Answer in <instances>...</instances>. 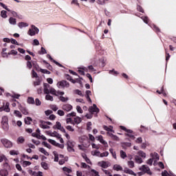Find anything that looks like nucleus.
<instances>
[{"label":"nucleus","instance_id":"1","mask_svg":"<svg viewBox=\"0 0 176 176\" xmlns=\"http://www.w3.org/2000/svg\"><path fill=\"white\" fill-rule=\"evenodd\" d=\"M28 35L30 36H35L36 34H39V28H38L35 25H32L31 28L29 29L28 32Z\"/></svg>","mask_w":176,"mask_h":176},{"label":"nucleus","instance_id":"2","mask_svg":"<svg viewBox=\"0 0 176 176\" xmlns=\"http://www.w3.org/2000/svg\"><path fill=\"white\" fill-rule=\"evenodd\" d=\"M120 129H121V130H123L124 131H126L125 135L126 137H129V138H132V140H134L135 138V136H134V135H133V130L131 129H127V128H126V126H120Z\"/></svg>","mask_w":176,"mask_h":176},{"label":"nucleus","instance_id":"3","mask_svg":"<svg viewBox=\"0 0 176 176\" xmlns=\"http://www.w3.org/2000/svg\"><path fill=\"white\" fill-rule=\"evenodd\" d=\"M93 156H98L99 157H107L109 156V153L108 151H104L103 153H101L98 151H96L94 154H92Z\"/></svg>","mask_w":176,"mask_h":176},{"label":"nucleus","instance_id":"4","mask_svg":"<svg viewBox=\"0 0 176 176\" xmlns=\"http://www.w3.org/2000/svg\"><path fill=\"white\" fill-rule=\"evenodd\" d=\"M1 144L4 145L5 148H9L13 146V143L8 139H1Z\"/></svg>","mask_w":176,"mask_h":176},{"label":"nucleus","instance_id":"5","mask_svg":"<svg viewBox=\"0 0 176 176\" xmlns=\"http://www.w3.org/2000/svg\"><path fill=\"white\" fill-rule=\"evenodd\" d=\"M90 113H100V109L97 107V104H94L93 106L90 107L88 109Z\"/></svg>","mask_w":176,"mask_h":176},{"label":"nucleus","instance_id":"6","mask_svg":"<svg viewBox=\"0 0 176 176\" xmlns=\"http://www.w3.org/2000/svg\"><path fill=\"white\" fill-rule=\"evenodd\" d=\"M57 87H58V89H60V87H69V82H68L65 80H63L57 83Z\"/></svg>","mask_w":176,"mask_h":176},{"label":"nucleus","instance_id":"7","mask_svg":"<svg viewBox=\"0 0 176 176\" xmlns=\"http://www.w3.org/2000/svg\"><path fill=\"white\" fill-rule=\"evenodd\" d=\"M140 171H142L143 173H147V174H149V175H152V172H151V168H149V166L146 165H142V167L139 168Z\"/></svg>","mask_w":176,"mask_h":176},{"label":"nucleus","instance_id":"8","mask_svg":"<svg viewBox=\"0 0 176 176\" xmlns=\"http://www.w3.org/2000/svg\"><path fill=\"white\" fill-rule=\"evenodd\" d=\"M47 58H49L50 61H52V63H54V64H56V65H58V67H60V68H65L63 65H61L57 60L53 59V58L52 57V56H50V54H47Z\"/></svg>","mask_w":176,"mask_h":176},{"label":"nucleus","instance_id":"9","mask_svg":"<svg viewBox=\"0 0 176 176\" xmlns=\"http://www.w3.org/2000/svg\"><path fill=\"white\" fill-rule=\"evenodd\" d=\"M66 145H67L68 152H75V148H74V146H75V145H74V143H72V142L69 140L67 141Z\"/></svg>","mask_w":176,"mask_h":176},{"label":"nucleus","instance_id":"10","mask_svg":"<svg viewBox=\"0 0 176 176\" xmlns=\"http://www.w3.org/2000/svg\"><path fill=\"white\" fill-rule=\"evenodd\" d=\"M98 166L102 167V168H108V167H109V162L105 161L99 162Z\"/></svg>","mask_w":176,"mask_h":176},{"label":"nucleus","instance_id":"11","mask_svg":"<svg viewBox=\"0 0 176 176\" xmlns=\"http://www.w3.org/2000/svg\"><path fill=\"white\" fill-rule=\"evenodd\" d=\"M72 105L69 104H63L62 107V109H63V111H66V112H69L70 111H72Z\"/></svg>","mask_w":176,"mask_h":176},{"label":"nucleus","instance_id":"12","mask_svg":"<svg viewBox=\"0 0 176 176\" xmlns=\"http://www.w3.org/2000/svg\"><path fill=\"white\" fill-rule=\"evenodd\" d=\"M123 172L125 173L126 174H129L130 175L137 176V174H135V173H134V171H133V170H131L129 168H125L123 170Z\"/></svg>","mask_w":176,"mask_h":176},{"label":"nucleus","instance_id":"13","mask_svg":"<svg viewBox=\"0 0 176 176\" xmlns=\"http://www.w3.org/2000/svg\"><path fill=\"white\" fill-rule=\"evenodd\" d=\"M135 16L142 19V20H143V21H144V23H145V24H148V23L149 21V19L148 18V16H141V14H140V13H137L135 14Z\"/></svg>","mask_w":176,"mask_h":176},{"label":"nucleus","instance_id":"14","mask_svg":"<svg viewBox=\"0 0 176 176\" xmlns=\"http://www.w3.org/2000/svg\"><path fill=\"white\" fill-rule=\"evenodd\" d=\"M43 87H44V94H49V90L51 89L50 87V85L47 84V83H44L43 84Z\"/></svg>","mask_w":176,"mask_h":176},{"label":"nucleus","instance_id":"15","mask_svg":"<svg viewBox=\"0 0 176 176\" xmlns=\"http://www.w3.org/2000/svg\"><path fill=\"white\" fill-rule=\"evenodd\" d=\"M19 109L21 111V112L23 114V115H29L28 113V110H27V108L20 105L19 107Z\"/></svg>","mask_w":176,"mask_h":176},{"label":"nucleus","instance_id":"16","mask_svg":"<svg viewBox=\"0 0 176 176\" xmlns=\"http://www.w3.org/2000/svg\"><path fill=\"white\" fill-rule=\"evenodd\" d=\"M113 170L115 171H123V167L119 164H114L113 166Z\"/></svg>","mask_w":176,"mask_h":176},{"label":"nucleus","instance_id":"17","mask_svg":"<svg viewBox=\"0 0 176 176\" xmlns=\"http://www.w3.org/2000/svg\"><path fill=\"white\" fill-rule=\"evenodd\" d=\"M1 126L4 131H9V122L1 123Z\"/></svg>","mask_w":176,"mask_h":176},{"label":"nucleus","instance_id":"18","mask_svg":"<svg viewBox=\"0 0 176 176\" xmlns=\"http://www.w3.org/2000/svg\"><path fill=\"white\" fill-rule=\"evenodd\" d=\"M8 21L11 25H16L17 24V21L13 17H10Z\"/></svg>","mask_w":176,"mask_h":176},{"label":"nucleus","instance_id":"19","mask_svg":"<svg viewBox=\"0 0 176 176\" xmlns=\"http://www.w3.org/2000/svg\"><path fill=\"white\" fill-rule=\"evenodd\" d=\"M63 126H61V122H56V124L53 126L54 130H59L62 128Z\"/></svg>","mask_w":176,"mask_h":176},{"label":"nucleus","instance_id":"20","mask_svg":"<svg viewBox=\"0 0 176 176\" xmlns=\"http://www.w3.org/2000/svg\"><path fill=\"white\" fill-rule=\"evenodd\" d=\"M0 175L1 176H8L9 172L7 170V169H1L0 170Z\"/></svg>","mask_w":176,"mask_h":176},{"label":"nucleus","instance_id":"21","mask_svg":"<svg viewBox=\"0 0 176 176\" xmlns=\"http://www.w3.org/2000/svg\"><path fill=\"white\" fill-rule=\"evenodd\" d=\"M18 27L21 30L22 28H25V27H28V23L25 22H19L18 23Z\"/></svg>","mask_w":176,"mask_h":176},{"label":"nucleus","instance_id":"22","mask_svg":"<svg viewBox=\"0 0 176 176\" xmlns=\"http://www.w3.org/2000/svg\"><path fill=\"white\" fill-rule=\"evenodd\" d=\"M103 129L104 130H105L106 131H111V133H115V131H113V126H110L109 127H108V126L104 125L103 126Z\"/></svg>","mask_w":176,"mask_h":176},{"label":"nucleus","instance_id":"23","mask_svg":"<svg viewBox=\"0 0 176 176\" xmlns=\"http://www.w3.org/2000/svg\"><path fill=\"white\" fill-rule=\"evenodd\" d=\"M27 102H28V104L34 105V104H35V100L34 99L33 97H28L27 99Z\"/></svg>","mask_w":176,"mask_h":176},{"label":"nucleus","instance_id":"24","mask_svg":"<svg viewBox=\"0 0 176 176\" xmlns=\"http://www.w3.org/2000/svg\"><path fill=\"white\" fill-rule=\"evenodd\" d=\"M49 94H53V96H56L57 97V91L53 87L50 88Z\"/></svg>","mask_w":176,"mask_h":176},{"label":"nucleus","instance_id":"25","mask_svg":"<svg viewBox=\"0 0 176 176\" xmlns=\"http://www.w3.org/2000/svg\"><path fill=\"white\" fill-rule=\"evenodd\" d=\"M43 64H45L47 65L46 68H47V69H49L50 71H52L53 69V66L50 65V63H47V61H46L45 60H43Z\"/></svg>","mask_w":176,"mask_h":176},{"label":"nucleus","instance_id":"26","mask_svg":"<svg viewBox=\"0 0 176 176\" xmlns=\"http://www.w3.org/2000/svg\"><path fill=\"white\" fill-rule=\"evenodd\" d=\"M135 162L136 163H138V164H141V163H142V158H141L140 156L138 155H135Z\"/></svg>","mask_w":176,"mask_h":176},{"label":"nucleus","instance_id":"27","mask_svg":"<svg viewBox=\"0 0 176 176\" xmlns=\"http://www.w3.org/2000/svg\"><path fill=\"white\" fill-rule=\"evenodd\" d=\"M41 166L43 168H44L45 170H49V164L45 162H42L41 163Z\"/></svg>","mask_w":176,"mask_h":176},{"label":"nucleus","instance_id":"28","mask_svg":"<svg viewBox=\"0 0 176 176\" xmlns=\"http://www.w3.org/2000/svg\"><path fill=\"white\" fill-rule=\"evenodd\" d=\"M9 102H6V105L3 107V111H5V112H10V107H9Z\"/></svg>","mask_w":176,"mask_h":176},{"label":"nucleus","instance_id":"29","mask_svg":"<svg viewBox=\"0 0 176 176\" xmlns=\"http://www.w3.org/2000/svg\"><path fill=\"white\" fill-rule=\"evenodd\" d=\"M74 123H76V124H79L82 123V118L79 116H76V118H74Z\"/></svg>","mask_w":176,"mask_h":176},{"label":"nucleus","instance_id":"30","mask_svg":"<svg viewBox=\"0 0 176 176\" xmlns=\"http://www.w3.org/2000/svg\"><path fill=\"white\" fill-rule=\"evenodd\" d=\"M24 122L25 124H31V122H32V118L31 117H26L24 119Z\"/></svg>","mask_w":176,"mask_h":176},{"label":"nucleus","instance_id":"31","mask_svg":"<svg viewBox=\"0 0 176 176\" xmlns=\"http://www.w3.org/2000/svg\"><path fill=\"white\" fill-rule=\"evenodd\" d=\"M38 151L41 153H43V155H45V156H49V153L47 151H46V150H45L43 147H40L38 148Z\"/></svg>","mask_w":176,"mask_h":176},{"label":"nucleus","instance_id":"32","mask_svg":"<svg viewBox=\"0 0 176 176\" xmlns=\"http://www.w3.org/2000/svg\"><path fill=\"white\" fill-rule=\"evenodd\" d=\"M33 67L36 69V71H41V67H39V65L36 63V62H32Z\"/></svg>","mask_w":176,"mask_h":176},{"label":"nucleus","instance_id":"33","mask_svg":"<svg viewBox=\"0 0 176 176\" xmlns=\"http://www.w3.org/2000/svg\"><path fill=\"white\" fill-rule=\"evenodd\" d=\"M14 115H15L16 118H23V115L21 114V112H20L19 110H14Z\"/></svg>","mask_w":176,"mask_h":176},{"label":"nucleus","instance_id":"34","mask_svg":"<svg viewBox=\"0 0 176 176\" xmlns=\"http://www.w3.org/2000/svg\"><path fill=\"white\" fill-rule=\"evenodd\" d=\"M25 141V139L23 136H20L17 138V144H23Z\"/></svg>","mask_w":176,"mask_h":176},{"label":"nucleus","instance_id":"35","mask_svg":"<svg viewBox=\"0 0 176 176\" xmlns=\"http://www.w3.org/2000/svg\"><path fill=\"white\" fill-rule=\"evenodd\" d=\"M63 171H64L65 173H67V174H71V173H72V169L68 167L64 166L63 168Z\"/></svg>","mask_w":176,"mask_h":176},{"label":"nucleus","instance_id":"36","mask_svg":"<svg viewBox=\"0 0 176 176\" xmlns=\"http://www.w3.org/2000/svg\"><path fill=\"white\" fill-rule=\"evenodd\" d=\"M1 16L3 19H7L8 18V12L6 10H2L1 12Z\"/></svg>","mask_w":176,"mask_h":176},{"label":"nucleus","instance_id":"37","mask_svg":"<svg viewBox=\"0 0 176 176\" xmlns=\"http://www.w3.org/2000/svg\"><path fill=\"white\" fill-rule=\"evenodd\" d=\"M150 27L151 28H153L154 30V31H155V32H157H157H160V29L157 26H156V25L153 24V25H150Z\"/></svg>","mask_w":176,"mask_h":176},{"label":"nucleus","instance_id":"38","mask_svg":"<svg viewBox=\"0 0 176 176\" xmlns=\"http://www.w3.org/2000/svg\"><path fill=\"white\" fill-rule=\"evenodd\" d=\"M120 157L122 159H126V157H127V154H126V152H124L123 150H121L120 151Z\"/></svg>","mask_w":176,"mask_h":176},{"label":"nucleus","instance_id":"39","mask_svg":"<svg viewBox=\"0 0 176 176\" xmlns=\"http://www.w3.org/2000/svg\"><path fill=\"white\" fill-rule=\"evenodd\" d=\"M3 167L5 170H10V165H9V163H8V161H6V162L3 164Z\"/></svg>","mask_w":176,"mask_h":176},{"label":"nucleus","instance_id":"40","mask_svg":"<svg viewBox=\"0 0 176 176\" xmlns=\"http://www.w3.org/2000/svg\"><path fill=\"white\" fill-rule=\"evenodd\" d=\"M58 99L62 102H67V101H68L69 100V98L68 97L65 98L64 96H59Z\"/></svg>","mask_w":176,"mask_h":176},{"label":"nucleus","instance_id":"41","mask_svg":"<svg viewBox=\"0 0 176 176\" xmlns=\"http://www.w3.org/2000/svg\"><path fill=\"white\" fill-rule=\"evenodd\" d=\"M53 155L54 156V162H58V153L57 151H53Z\"/></svg>","mask_w":176,"mask_h":176},{"label":"nucleus","instance_id":"42","mask_svg":"<svg viewBox=\"0 0 176 176\" xmlns=\"http://www.w3.org/2000/svg\"><path fill=\"white\" fill-rule=\"evenodd\" d=\"M151 156L153 157L152 159H153V160H155V159H156V160H159V154H157V153H154V154L151 153Z\"/></svg>","mask_w":176,"mask_h":176},{"label":"nucleus","instance_id":"43","mask_svg":"<svg viewBox=\"0 0 176 176\" xmlns=\"http://www.w3.org/2000/svg\"><path fill=\"white\" fill-rule=\"evenodd\" d=\"M40 72H41L42 74H46L47 75H50L51 74L50 71L46 69L40 68Z\"/></svg>","mask_w":176,"mask_h":176},{"label":"nucleus","instance_id":"44","mask_svg":"<svg viewBox=\"0 0 176 176\" xmlns=\"http://www.w3.org/2000/svg\"><path fill=\"white\" fill-rule=\"evenodd\" d=\"M38 54H47V52L45 47H41V51L38 52Z\"/></svg>","mask_w":176,"mask_h":176},{"label":"nucleus","instance_id":"45","mask_svg":"<svg viewBox=\"0 0 176 176\" xmlns=\"http://www.w3.org/2000/svg\"><path fill=\"white\" fill-rule=\"evenodd\" d=\"M48 142H50V144H52V145H54V146H57V142H56V140H52V139H48L47 140Z\"/></svg>","mask_w":176,"mask_h":176},{"label":"nucleus","instance_id":"46","mask_svg":"<svg viewBox=\"0 0 176 176\" xmlns=\"http://www.w3.org/2000/svg\"><path fill=\"white\" fill-rule=\"evenodd\" d=\"M138 155H139V156H140L141 157H146V154L142 151H139L138 152Z\"/></svg>","mask_w":176,"mask_h":176},{"label":"nucleus","instance_id":"47","mask_svg":"<svg viewBox=\"0 0 176 176\" xmlns=\"http://www.w3.org/2000/svg\"><path fill=\"white\" fill-rule=\"evenodd\" d=\"M0 6H1V8H3V9H5L6 10H7V12H11L10 9H9L8 8V6H6V5H5V3L0 2Z\"/></svg>","mask_w":176,"mask_h":176},{"label":"nucleus","instance_id":"48","mask_svg":"<svg viewBox=\"0 0 176 176\" xmlns=\"http://www.w3.org/2000/svg\"><path fill=\"white\" fill-rule=\"evenodd\" d=\"M74 93L75 94H78V96H80V97H83V94H82V91H80L79 89H75L74 91Z\"/></svg>","mask_w":176,"mask_h":176},{"label":"nucleus","instance_id":"49","mask_svg":"<svg viewBox=\"0 0 176 176\" xmlns=\"http://www.w3.org/2000/svg\"><path fill=\"white\" fill-rule=\"evenodd\" d=\"M107 61V58H101L100 59V63H101V67H104L105 65V63Z\"/></svg>","mask_w":176,"mask_h":176},{"label":"nucleus","instance_id":"50","mask_svg":"<svg viewBox=\"0 0 176 176\" xmlns=\"http://www.w3.org/2000/svg\"><path fill=\"white\" fill-rule=\"evenodd\" d=\"M1 123H9V118H8V116L2 117Z\"/></svg>","mask_w":176,"mask_h":176},{"label":"nucleus","instance_id":"51","mask_svg":"<svg viewBox=\"0 0 176 176\" xmlns=\"http://www.w3.org/2000/svg\"><path fill=\"white\" fill-rule=\"evenodd\" d=\"M42 145L46 148H48V149H52V145H50V144L47 143V142H43Z\"/></svg>","mask_w":176,"mask_h":176},{"label":"nucleus","instance_id":"52","mask_svg":"<svg viewBox=\"0 0 176 176\" xmlns=\"http://www.w3.org/2000/svg\"><path fill=\"white\" fill-rule=\"evenodd\" d=\"M45 100H47V101H53V96H52L49 94H47V95L45 96Z\"/></svg>","mask_w":176,"mask_h":176},{"label":"nucleus","instance_id":"53","mask_svg":"<svg viewBox=\"0 0 176 176\" xmlns=\"http://www.w3.org/2000/svg\"><path fill=\"white\" fill-rule=\"evenodd\" d=\"M109 152L111 153L114 159H116V152L113 151V148H109Z\"/></svg>","mask_w":176,"mask_h":176},{"label":"nucleus","instance_id":"54","mask_svg":"<svg viewBox=\"0 0 176 176\" xmlns=\"http://www.w3.org/2000/svg\"><path fill=\"white\" fill-rule=\"evenodd\" d=\"M110 137L112 138L114 141H119V137H118L116 135H113V133L109 134Z\"/></svg>","mask_w":176,"mask_h":176},{"label":"nucleus","instance_id":"55","mask_svg":"<svg viewBox=\"0 0 176 176\" xmlns=\"http://www.w3.org/2000/svg\"><path fill=\"white\" fill-rule=\"evenodd\" d=\"M34 104H36V107H39L41 105L42 102L39 100V98H36L34 100Z\"/></svg>","mask_w":176,"mask_h":176},{"label":"nucleus","instance_id":"56","mask_svg":"<svg viewBox=\"0 0 176 176\" xmlns=\"http://www.w3.org/2000/svg\"><path fill=\"white\" fill-rule=\"evenodd\" d=\"M10 42H11V43H12V45H16L17 46H20V44L14 38H11L10 40Z\"/></svg>","mask_w":176,"mask_h":176},{"label":"nucleus","instance_id":"57","mask_svg":"<svg viewBox=\"0 0 176 176\" xmlns=\"http://www.w3.org/2000/svg\"><path fill=\"white\" fill-rule=\"evenodd\" d=\"M17 51L16 50H12L10 51V52L8 53V55L10 56V55H13V56H17Z\"/></svg>","mask_w":176,"mask_h":176},{"label":"nucleus","instance_id":"58","mask_svg":"<svg viewBox=\"0 0 176 176\" xmlns=\"http://www.w3.org/2000/svg\"><path fill=\"white\" fill-rule=\"evenodd\" d=\"M10 155H11V156H14L16 155H19V151H15V150H11L10 151Z\"/></svg>","mask_w":176,"mask_h":176},{"label":"nucleus","instance_id":"59","mask_svg":"<svg viewBox=\"0 0 176 176\" xmlns=\"http://www.w3.org/2000/svg\"><path fill=\"white\" fill-rule=\"evenodd\" d=\"M91 173H92V175L100 176L98 171L96 170L95 169H91Z\"/></svg>","mask_w":176,"mask_h":176},{"label":"nucleus","instance_id":"60","mask_svg":"<svg viewBox=\"0 0 176 176\" xmlns=\"http://www.w3.org/2000/svg\"><path fill=\"white\" fill-rule=\"evenodd\" d=\"M40 127L41 128V129H50V126H47V125H46V124H42V123H41L40 124Z\"/></svg>","mask_w":176,"mask_h":176},{"label":"nucleus","instance_id":"61","mask_svg":"<svg viewBox=\"0 0 176 176\" xmlns=\"http://www.w3.org/2000/svg\"><path fill=\"white\" fill-rule=\"evenodd\" d=\"M128 166L129 168H134V162L133 161H129Z\"/></svg>","mask_w":176,"mask_h":176},{"label":"nucleus","instance_id":"62","mask_svg":"<svg viewBox=\"0 0 176 176\" xmlns=\"http://www.w3.org/2000/svg\"><path fill=\"white\" fill-rule=\"evenodd\" d=\"M91 122H88L87 123V130L88 131H91Z\"/></svg>","mask_w":176,"mask_h":176},{"label":"nucleus","instance_id":"63","mask_svg":"<svg viewBox=\"0 0 176 176\" xmlns=\"http://www.w3.org/2000/svg\"><path fill=\"white\" fill-rule=\"evenodd\" d=\"M23 167H27V166H31V162L30 161H23Z\"/></svg>","mask_w":176,"mask_h":176},{"label":"nucleus","instance_id":"64","mask_svg":"<svg viewBox=\"0 0 176 176\" xmlns=\"http://www.w3.org/2000/svg\"><path fill=\"white\" fill-rule=\"evenodd\" d=\"M32 78H38V74L34 69L32 70Z\"/></svg>","mask_w":176,"mask_h":176}]
</instances>
